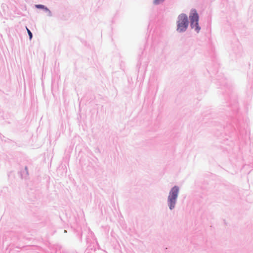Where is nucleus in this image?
I'll return each mask as SVG.
<instances>
[{"label": "nucleus", "instance_id": "obj_12", "mask_svg": "<svg viewBox=\"0 0 253 253\" xmlns=\"http://www.w3.org/2000/svg\"><path fill=\"white\" fill-rule=\"evenodd\" d=\"M95 152H98V153H100V151L99 150V149L98 148H96V149H95Z\"/></svg>", "mask_w": 253, "mask_h": 253}, {"label": "nucleus", "instance_id": "obj_14", "mask_svg": "<svg viewBox=\"0 0 253 253\" xmlns=\"http://www.w3.org/2000/svg\"><path fill=\"white\" fill-rule=\"evenodd\" d=\"M137 68H138V69H140V66H137Z\"/></svg>", "mask_w": 253, "mask_h": 253}, {"label": "nucleus", "instance_id": "obj_8", "mask_svg": "<svg viewBox=\"0 0 253 253\" xmlns=\"http://www.w3.org/2000/svg\"><path fill=\"white\" fill-rule=\"evenodd\" d=\"M36 7L37 8H44L45 9L46 11H49V10L46 8V7H44V6L43 5H41V4H39V5H36Z\"/></svg>", "mask_w": 253, "mask_h": 253}, {"label": "nucleus", "instance_id": "obj_10", "mask_svg": "<svg viewBox=\"0 0 253 253\" xmlns=\"http://www.w3.org/2000/svg\"><path fill=\"white\" fill-rule=\"evenodd\" d=\"M26 29L27 30L28 34L29 36L30 39H31L32 38V34L31 32L27 28H26Z\"/></svg>", "mask_w": 253, "mask_h": 253}, {"label": "nucleus", "instance_id": "obj_7", "mask_svg": "<svg viewBox=\"0 0 253 253\" xmlns=\"http://www.w3.org/2000/svg\"><path fill=\"white\" fill-rule=\"evenodd\" d=\"M249 66L252 68V70L249 73L248 76L250 78L253 79V64H252V66H251V64H249Z\"/></svg>", "mask_w": 253, "mask_h": 253}, {"label": "nucleus", "instance_id": "obj_13", "mask_svg": "<svg viewBox=\"0 0 253 253\" xmlns=\"http://www.w3.org/2000/svg\"><path fill=\"white\" fill-rule=\"evenodd\" d=\"M11 174H12V172H11V171H10V172H8V174H7L8 177H10V175H11Z\"/></svg>", "mask_w": 253, "mask_h": 253}, {"label": "nucleus", "instance_id": "obj_5", "mask_svg": "<svg viewBox=\"0 0 253 253\" xmlns=\"http://www.w3.org/2000/svg\"><path fill=\"white\" fill-rule=\"evenodd\" d=\"M216 79L219 83V85L222 86V88H233L230 83H229L227 79L223 77L222 73L216 76Z\"/></svg>", "mask_w": 253, "mask_h": 253}, {"label": "nucleus", "instance_id": "obj_2", "mask_svg": "<svg viewBox=\"0 0 253 253\" xmlns=\"http://www.w3.org/2000/svg\"><path fill=\"white\" fill-rule=\"evenodd\" d=\"M225 95H227L229 97L228 103L234 113H237L238 111V104L237 101L236 95L233 93L232 88H225Z\"/></svg>", "mask_w": 253, "mask_h": 253}, {"label": "nucleus", "instance_id": "obj_1", "mask_svg": "<svg viewBox=\"0 0 253 253\" xmlns=\"http://www.w3.org/2000/svg\"><path fill=\"white\" fill-rule=\"evenodd\" d=\"M179 187L177 185H174L170 190L167 200V204L169 209L173 210L176 206L178 194L179 193Z\"/></svg>", "mask_w": 253, "mask_h": 253}, {"label": "nucleus", "instance_id": "obj_11", "mask_svg": "<svg viewBox=\"0 0 253 253\" xmlns=\"http://www.w3.org/2000/svg\"><path fill=\"white\" fill-rule=\"evenodd\" d=\"M56 248V251H55V253H60V247L57 246L56 247H55Z\"/></svg>", "mask_w": 253, "mask_h": 253}, {"label": "nucleus", "instance_id": "obj_3", "mask_svg": "<svg viewBox=\"0 0 253 253\" xmlns=\"http://www.w3.org/2000/svg\"><path fill=\"white\" fill-rule=\"evenodd\" d=\"M177 31L181 32L185 31L188 26L187 16L184 14H181L178 16L177 21Z\"/></svg>", "mask_w": 253, "mask_h": 253}, {"label": "nucleus", "instance_id": "obj_6", "mask_svg": "<svg viewBox=\"0 0 253 253\" xmlns=\"http://www.w3.org/2000/svg\"><path fill=\"white\" fill-rule=\"evenodd\" d=\"M19 173L22 179H27L29 174L27 166H25L23 169H21Z\"/></svg>", "mask_w": 253, "mask_h": 253}, {"label": "nucleus", "instance_id": "obj_15", "mask_svg": "<svg viewBox=\"0 0 253 253\" xmlns=\"http://www.w3.org/2000/svg\"><path fill=\"white\" fill-rule=\"evenodd\" d=\"M80 238L81 239H82V235H81Z\"/></svg>", "mask_w": 253, "mask_h": 253}, {"label": "nucleus", "instance_id": "obj_9", "mask_svg": "<svg viewBox=\"0 0 253 253\" xmlns=\"http://www.w3.org/2000/svg\"><path fill=\"white\" fill-rule=\"evenodd\" d=\"M164 0H154V3L155 4H158L161 2H162Z\"/></svg>", "mask_w": 253, "mask_h": 253}, {"label": "nucleus", "instance_id": "obj_4", "mask_svg": "<svg viewBox=\"0 0 253 253\" xmlns=\"http://www.w3.org/2000/svg\"><path fill=\"white\" fill-rule=\"evenodd\" d=\"M190 19L191 21V26L195 31L199 32L200 28L198 25L199 16L195 10H191L190 14Z\"/></svg>", "mask_w": 253, "mask_h": 253}]
</instances>
